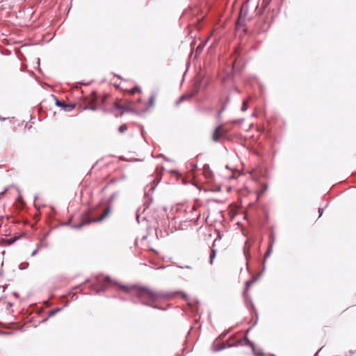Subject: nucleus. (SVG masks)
<instances>
[{
	"mask_svg": "<svg viewBox=\"0 0 356 356\" xmlns=\"http://www.w3.org/2000/svg\"><path fill=\"white\" fill-rule=\"evenodd\" d=\"M207 43V41L201 42L196 47L195 49V58H197L200 53L202 51L203 49L204 48V46Z\"/></svg>",
	"mask_w": 356,
	"mask_h": 356,
	"instance_id": "nucleus-10",
	"label": "nucleus"
},
{
	"mask_svg": "<svg viewBox=\"0 0 356 356\" xmlns=\"http://www.w3.org/2000/svg\"><path fill=\"white\" fill-rule=\"evenodd\" d=\"M232 90H233L234 91L236 92L237 93H240V92H241V91H240V90L236 88V87H234V88H232Z\"/></svg>",
	"mask_w": 356,
	"mask_h": 356,
	"instance_id": "nucleus-41",
	"label": "nucleus"
},
{
	"mask_svg": "<svg viewBox=\"0 0 356 356\" xmlns=\"http://www.w3.org/2000/svg\"><path fill=\"white\" fill-rule=\"evenodd\" d=\"M216 256V250L215 249H213H213L211 250V253L210 257H209V263H210L211 264H213V260H214V259H215Z\"/></svg>",
	"mask_w": 356,
	"mask_h": 356,
	"instance_id": "nucleus-20",
	"label": "nucleus"
},
{
	"mask_svg": "<svg viewBox=\"0 0 356 356\" xmlns=\"http://www.w3.org/2000/svg\"><path fill=\"white\" fill-rule=\"evenodd\" d=\"M263 272L261 271V273L259 274V276H260L261 275ZM259 277H254L253 278L252 280H250V281H248L245 282V289L243 291V293L245 294V293L248 292L249 288L250 287V286L254 283L256 281L258 280Z\"/></svg>",
	"mask_w": 356,
	"mask_h": 356,
	"instance_id": "nucleus-11",
	"label": "nucleus"
},
{
	"mask_svg": "<svg viewBox=\"0 0 356 356\" xmlns=\"http://www.w3.org/2000/svg\"><path fill=\"white\" fill-rule=\"evenodd\" d=\"M268 355H269V356H276V355H274V354H269Z\"/></svg>",
	"mask_w": 356,
	"mask_h": 356,
	"instance_id": "nucleus-48",
	"label": "nucleus"
},
{
	"mask_svg": "<svg viewBox=\"0 0 356 356\" xmlns=\"http://www.w3.org/2000/svg\"><path fill=\"white\" fill-rule=\"evenodd\" d=\"M226 168H227V169H230V168H229V165H226Z\"/></svg>",
	"mask_w": 356,
	"mask_h": 356,
	"instance_id": "nucleus-49",
	"label": "nucleus"
},
{
	"mask_svg": "<svg viewBox=\"0 0 356 356\" xmlns=\"http://www.w3.org/2000/svg\"><path fill=\"white\" fill-rule=\"evenodd\" d=\"M244 255L246 258V259H249V258H250V252L249 250H246L245 249H244Z\"/></svg>",
	"mask_w": 356,
	"mask_h": 356,
	"instance_id": "nucleus-28",
	"label": "nucleus"
},
{
	"mask_svg": "<svg viewBox=\"0 0 356 356\" xmlns=\"http://www.w3.org/2000/svg\"><path fill=\"white\" fill-rule=\"evenodd\" d=\"M37 252H38V249L34 250L32 252V253H31V256H32V257L35 256V255L37 254Z\"/></svg>",
	"mask_w": 356,
	"mask_h": 356,
	"instance_id": "nucleus-40",
	"label": "nucleus"
},
{
	"mask_svg": "<svg viewBox=\"0 0 356 356\" xmlns=\"http://www.w3.org/2000/svg\"><path fill=\"white\" fill-rule=\"evenodd\" d=\"M179 298H181L183 300L186 302L187 307L183 306L181 307L179 306V309H181L184 312H190L193 315H196L199 312V300L195 298H192L188 296L185 292L179 291Z\"/></svg>",
	"mask_w": 356,
	"mask_h": 356,
	"instance_id": "nucleus-2",
	"label": "nucleus"
},
{
	"mask_svg": "<svg viewBox=\"0 0 356 356\" xmlns=\"http://www.w3.org/2000/svg\"><path fill=\"white\" fill-rule=\"evenodd\" d=\"M222 345H223V346L225 347V349H226V348H232V347L237 346H238V342H236V343H226L225 344H222Z\"/></svg>",
	"mask_w": 356,
	"mask_h": 356,
	"instance_id": "nucleus-23",
	"label": "nucleus"
},
{
	"mask_svg": "<svg viewBox=\"0 0 356 356\" xmlns=\"http://www.w3.org/2000/svg\"><path fill=\"white\" fill-rule=\"evenodd\" d=\"M189 268V269H191V266H179V268Z\"/></svg>",
	"mask_w": 356,
	"mask_h": 356,
	"instance_id": "nucleus-43",
	"label": "nucleus"
},
{
	"mask_svg": "<svg viewBox=\"0 0 356 356\" xmlns=\"http://www.w3.org/2000/svg\"><path fill=\"white\" fill-rule=\"evenodd\" d=\"M229 331H230V329H229V330H228L227 331L223 332L222 333H221V334H220L219 338H220V339H224V338L227 336V334L229 333Z\"/></svg>",
	"mask_w": 356,
	"mask_h": 356,
	"instance_id": "nucleus-26",
	"label": "nucleus"
},
{
	"mask_svg": "<svg viewBox=\"0 0 356 356\" xmlns=\"http://www.w3.org/2000/svg\"><path fill=\"white\" fill-rule=\"evenodd\" d=\"M350 353H351L352 355H353V354L355 353V352H354V351H350Z\"/></svg>",
	"mask_w": 356,
	"mask_h": 356,
	"instance_id": "nucleus-50",
	"label": "nucleus"
},
{
	"mask_svg": "<svg viewBox=\"0 0 356 356\" xmlns=\"http://www.w3.org/2000/svg\"><path fill=\"white\" fill-rule=\"evenodd\" d=\"M55 104L59 107H61L65 112H70L75 107V104H67L64 102L59 101L57 99H56Z\"/></svg>",
	"mask_w": 356,
	"mask_h": 356,
	"instance_id": "nucleus-6",
	"label": "nucleus"
},
{
	"mask_svg": "<svg viewBox=\"0 0 356 356\" xmlns=\"http://www.w3.org/2000/svg\"><path fill=\"white\" fill-rule=\"evenodd\" d=\"M273 252V247L268 246V250L264 254V260L263 262V267H262V272L265 270L266 266H265V261L266 259L270 256Z\"/></svg>",
	"mask_w": 356,
	"mask_h": 356,
	"instance_id": "nucleus-13",
	"label": "nucleus"
},
{
	"mask_svg": "<svg viewBox=\"0 0 356 356\" xmlns=\"http://www.w3.org/2000/svg\"><path fill=\"white\" fill-rule=\"evenodd\" d=\"M268 189V184H265L263 185L261 193H264Z\"/></svg>",
	"mask_w": 356,
	"mask_h": 356,
	"instance_id": "nucleus-35",
	"label": "nucleus"
},
{
	"mask_svg": "<svg viewBox=\"0 0 356 356\" xmlns=\"http://www.w3.org/2000/svg\"><path fill=\"white\" fill-rule=\"evenodd\" d=\"M117 193H113L109 197L108 202H111L117 196Z\"/></svg>",
	"mask_w": 356,
	"mask_h": 356,
	"instance_id": "nucleus-30",
	"label": "nucleus"
},
{
	"mask_svg": "<svg viewBox=\"0 0 356 356\" xmlns=\"http://www.w3.org/2000/svg\"><path fill=\"white\" fill-rule=\"evenodd\" d=\"M13 295H14L15 296H18V294H17V292H13Z\"/></svg>",
	"mask_w": 356,
	"mask_h": 356,
	"instance_id": "nucleus-46",
	"label": "nucleus"
},
{
	"mask_svg": "<svg viewBox=\"0 0 356 356\" xmlns=\"http://www.w3.org/2000/svg\"><path fill=\"white\" fill-rule=\"evenodd\" d=\"M250 100H251V97H248V99L243 100V104H242V106H241V111L244 112V111H247V109L249 107V102H250Z\"/></svg>",
	"mask_w": 356,
	"mask_h": 356,
	"instance_id": "nucleus-15",
	"label": "nucleus"
},
{
	"mask_svg": "<svg viewBox=\"0 0 356 356\" xmlns=\"http://www.w3.org/2000/svg\"><path fill=\"white\" fill-rule=\"evenodd\" d=\"M111 207H108L104 209V213L99 217L89 218L88 216H84L81 220V222H80L79 224H74L72 225V227L74 229H81L83 226H84L86 225H88L91 222H100V221L103 220L111 213Z\"/></svg>",
	"mask_w": 356,
	"mask_h": 356,
	"instance_id": "nucleus-3",
	"label": "nucleus"
},
{
	"mask_svg": "<svg viewBox=\"0 0 356 356\" xmlns=\"http://www.w3.org/2000/svg\"><path fill=\"white\" fill-rule=\"evenodd\" d=\"M130 293L132 296L137 297L143 305L151 306L154 308H158L160 309H161V307H158L152 304L166 296L165 294L161 292H156L146 287L135 286L132 287V290Z\"/></svg>",
	"mask_w": 356,
	"mask_h": 356,
	"instance_id": "nucleus-1",
	"label": "nucleus"
},
{
	"mask_svg": "<svg viewBox=\"0 0 356 356\" xmlns=\"http://www.w3.org/2000/svg\"><path fill=\"white\" fill-rule=\"evenodd\" d=\"M169 229H170L171 233H174L177 230V228L176 227L175 218H172L171 221L169 222Z\"/></svg>",
	"mask_w": 356,
	"mask_h": 356,
	"instance_id": "nucleus-14",
	"label": "nucleus"
},
{
	"mask_svg": "<svg viewBox=\"0 0 356 356\" xmlns=\"http://www.w3.org/2000/svg\"><path fill=\"white\" fill-rule=\"evenodd\" d=\"M136 220L138 221V223L140 222V215L138 214V211H137L136 213Z\"/></svg>",
	"mask_w": 356,
	"mask_h": 356,
	"instance_id": "nucleus-39",
	"label": "nucleus"
},
{
	"mask_svg": "<svg viewBox=\"0 0 356 356\" xmlns=\"http://www.w3.org/2000/svg\"><path fill=\"white\" fill-rule=\"evenodd\" d=\"M170 172H173L176 175V179L178 180V171L176 170H169Z\"/></svg>",
	"mask_w": 356,
	"mask_h": 356,
	"instance_id": "nucleus-36",
	"label": "nucleus"
},
{
	"mask_svg": "<svg viewBox=\"0 0 356 356\" xmlns=\"http://www.w3.org/2000/svg\"><path fill=\"white\" fill-rule=\"evenodd\" d=\"M221 128V126H218L216 128L215 131L213 134V140L216 142L218 141L220 138L225 136L226 133H220L219 132V129Z\"/></svg>",
	"mask_w": 356,
	"mask_h": 356,
	"instance_id": "nucleus-8",
	"label": "nucleus"
},
{
	"mask_svg": "<svg viewBox=\"0 0 356 356\" xmlns=\"http://www.w3.org/2000/svg\"><path fill=\"white\" fill-rule=\"evenodd\" d=\"M211 348H212V351H213V352H219L220 350L225 349V347L223 346V345L216 346V342L214 341L212 344Z\"/></svg>",
	"mask_w": 356,
	"mask_h": 356,
	"instance_id": "nucleus-17",
	"label": "nucleus"
},
{
	"mask_svg": "<svg viewBox=\"0 0 356 356\" xmlns=\"http://www.w3.org/2000/svg\"><path fill=\"white\" fill-rule=\"evenodd\" d=\"M156 95H152L149 99V106L153 107L154 106V101H155Z\"/></svg>",
	"mask_w": 356,
	"mask_h": 356,
	"instance_id": "nucleus-22",
	"label": "nucleus"
},
{
	"mask_svg": "<svg viewBox=\"0 0 356 356\" xmlns=\"http://www.w3.org/2000/svg\"><path fill=\"white\" fill-rule=\"evenodd\" d=\"M211 201H213L214 202H216V203H221L222 202L221 200H217V199L211 200Z\"/></svg>",
	"mask_w": 356,
	"mask_h": 356,
	"instance_id": "nucleus-42",
	"label": "nucleus"
},
{
	"mask_svg": "<svg viewBox=\"0 0 356 356\" xmlns=\"http://www.w3.org/2000/svg\"><path fill=\"white\" fill-rule=\"evenodd\" d=\"M238 346H252V348H253V346H254L253 342L250 341L247 336H245L243 339H240L238 340Z\"/></svg>",
	"mask_w": 356,
	"mask_h": 356,
	"instance_id": "nucleus-7",
	"label": "nucleus"
},
{
	"mask_svg": "<svg viewBox=\"0 0 356 356\" xmlns=\"http://www.w3.org/2000/svg\"><path fill=\"white\" fill-rule=\"evenodd\" d=\"M252 352H253L254 356H266V355L265 353H264L261 350H259L257 351L254 346H253Z\"/></svg>",
	"mask_w": 356,
	"mask_h": 356,
	"instance_id": "nucleus-18",
	"label": "nucleus"
},
{
	"mask_svg": "<svg viewBox=\"0 0 356 356\" xmlns=\"http://www.w3.org/2000/svg\"><path fill=\"white\" fill-rule=\"evenodd\" d=\"M22 265H23V264H22L19 266V269H25V268H22Z\"/></svg>",
	"mask_w": 356,
	"mask_h": 356,
	"instance_id": "nucleus-47",
	"label": "nucleus"
},
{
	"mask_svg": "<svg viewBox=\"0 0 356 356\" xmlns=\"http://www.w3.org/2000/svg\"><path fill=\"white\" fill-rule=\"evenodd\" d=\"M229 102H230V98H229V96H227V97H226V99H225V103H224L223 106H222L221 109H220V110L218 111V115H217L218 118H220V117L221 113H222L225 111V109L226 104H229Z\"/></svg>",
	"mask_w": 356,
	"mask_h": 356,
	"instance_id": "nucleus-16",
	"label": "nucleus"
},
{
	"mask_svg": "<svg viewBox=\"0 0 356 356\" xmlns=\"http://www.w3.org/2000/svg\"><path fill=\"white\" fill-rule=\"evenodd\" d=\"M93 95H93V97H92V99H91V100H90V102H95V101H96V99H97V96H96L95 92H94V93H93Z\"/></svg>",
	"mask_w": 356,
	"mask_h": 356,
	"instance_id": "nucleus-37",
	"label": "nucleus"
},
{
	"mask_svg": "<svg viewBox=\"0 0 356 356\" xmlns=\"http://www.w3.org/2000/svg\"><path fill=\"white\" fill-rule=\"evenodd\" d=\"M114 108L116 110L122 111L119 114H116V117L122 115L125 112L134 113V110L133 108H129L127 105L120 104L118 102L114 103Z\"/></svg>",
	"mask_w": 356,
	"mask_h": 356,
	"instance_id": "nucleus-5",
	"label": "nucleus"
},
{
	"mask_svg": "<svg viewBox=\"0 0 356 356\" xmlns=\"http://www.w3.org/2000/svg\"><path fill=\"white\" fill-rule=\"evenodd\" d=\"M6 191L1 193V195L5 193Z\"/></svg>",
	"mask_w": 356,
	"mask_h": 356,
	"instance_id": "nucleus-52",
	"label": "nucleus"
},
{
	"mask_svg": "<svg viewBox=\"0 0 356 356\" xmlns=\"http://www.w3.org/2000/svg\"><path fill=\"white\" fill-rule=\"evenodd\" d=\"M245 303L246 306L250 312L251 314H254L256 316V320L254 321L252 326H251L249 329H248L246 333L248 334L250 330L255 326L257 324L258 319H259V314L257 313V311L254 305V303L250 298H245Z\"/></svg>",
	"mask_w": 356,
	"mask_h": 356,
	"instance_id": "nucleus-4",
	"label": "nucleus"
},
{
	"mask_svg": "<svg viewBox=\"0 0 356 356\" xmlns=\"http://www.w3.org/2000/svg\"><path fill=\"white\" fill-rule=\"evenodd\" d=\"M195 94H196V92H191L179 96V104L184 100L192 98L193 96H195Z\"/></svg>",
	"mask_w": 356,
	"mask_h": 356,
	"instance_id": "nucleus-12",
	"label": "nucleus"
},
{
	"mask_svg": "<svg viewBox=\"0 0 356 356\" xmlns=\"http://www.w3.org/2000/svg\"><path fill=\"white\" fill-rule=\"evenodd\" d=\"M269 238H270V241H269L268 246L273 247V245L275 241V236L274 234L271 233L270 234Z\"/></svg>",
	"mask_w": 356,
	"mask_h": 356,
	"instance_id": "nucleus-21",
	"label": "nucleus"
},
{
	"mask_svg": "<svg viewBox=\"0 0 356 356\" xmlns=\"http://www.w3.org/2000/svg\"><path fill=\"white\" fill-rule=\"evenodd\" d=\"M323 211H324V209H322V208H318V213H319V216H318V217H321V216L323 215Z\"/></svg>",
	"mask_w": 356,
	"mask_h": 356,
	"instance_id": "nucleus-38",
	"label": "nucleus"
},
{
	"mask_svg": "<svg viewBox=\"0 0 356 356\" xmlns=\"http://www.w3.org/2000/svg\"><path fill=\"white\" fill-rule=\"evenodd\" d=\"M61 310H62V308H56L55 309L50 310L48 312V316H49V317L54 316L55 314H56L57 313H58Z\"/></svg>",
	"mask_w": 356,
	"mask_h": 356,
	"instance_id": "nucleus-19",
	"label": "nucleus"
},
{
	"mask_svg": "<svg viewBox=\"0 0 356 356\" xmlns=\"http://www.w3.org/2000/svg\"><path fill=\"white\" fill-rule=\"evenodd\" d=\"M106 280H110V277L108 276V277H106Z\"/></svg>",
	"mask_w": 356,
	"mask_h": 356,
	"instance_id": "nucleus-51",
	"label": "nucleus"
},
{
	"mask_svg": "<svg viewBox=\"0 0 356 356\" xmlns=\"http://www.w3.org/2000/svg\"><path fill=\"white\" fill-rule=\"evenodd\" d=\"M244 121V119L243 118H241V119H238V120H235L233 121V123L234 124H240L241 122H243Z\"/></svg>",
	"mask_w": 356,
	"mask_h": 356,
	"instance_id": "nucleus-32",
	"label": "nucleus"
},
{
	"mask_svg": "<svg viewBox=\"0 0 356 356\" xmlns=\"http://www.w3.org/2000/svg\"><path fill=\"white\" fill-rule=\"evenodd\" d=\"M85 110H91V111H96L97 109V107L96 106H86L84 108Z\"/></svg>",
	"mask_w": 356,
	"mask_h": 356,
	"instance_id": "nucleus-27",
	"label": "nucleus"
},
{
	"mask_svg": "<svg viewBox=\"0 0 356 356\" xmlns=\"http://www.w3.org/2000/svg\"><path fill=\"white\" fill-rule=\"evenodd\" d=\"M118 130L120 133H124L127 130V126L126 124H122L120 126Z\"/></svg>",
	"mask_w": 356,
	"mask_h": 356,
	"instance_id": "nucleus-24",
	"label": "nucleus"
},
{
	"mask_svg": "<svg viewBox=\"0 0 356 356\" xmlns=\"http://www.w3.org/2000/svg\"><path fill=\"white\" fill-rule=\"evenodd\" d=\"M222 237V234L218 232L217 238L214 240L213 243H216L217 241H220Z\"/></svg>",
	"mask_w": 356,
	"mask_h": 356,
	"instance_id": "nucleus-33",
	"label": "nucleus"
},
{
	"mask_svg": "<svg viewBox=\"0 0 356 356\" xmlns=\"http://www.w3.org/2000/svg\"><path fill=\"white\" fill-rule=\"evenodd\" d=\"M179 179H180V178H181V173H179Z\"/></svg>",
	"mask_w": 356,
	"mask_h": 356,
	"instance_id": "nucleus-53",
	"label": "nucleus"
},
{
	"mask_svg": "<svg viewBox=\"0 0 356 356\" xmlns=\"http://www.w3.org/2000/svg\"><path fill=\"white\" fill-rule=\"evenodd\" d=\"M6 120V118H2V117L0 116V120L1 121H4Z\"/></svg>",
	"mask_w": 356,
	"mask_h": 356,
	"instance_id": "nucleus-45",
	"label": "nucleus"
},
{
	"mask_svg": "<svg viewBox=\"0 0 356 356\" xmlns=\"http://www.w3.org/2000/svg\"><path fill=\"white\" fill-rule=\"evenodd\" d=\"M321 350H322V348H320V349H319V350L316 353V354H315V355H314V356H318V353H319Z\"/></svg>",
	"mask_w": 356,
	"mask_h": 356,
	"instance_id": "nucleus-44",
	"label": "nucleus"
},
{
	"mask_svg": "<svg viewBox=\"0 0 356 356\" xmlns=\"http://www.w3.org/2000/svg\"><path fill=\"white\" fill-rule=\"evenodd\" d=\"M220 191H221L220 186H218L216 188H210V189L205 190V191H211V192H220Z\"/></svg>",
	"mask_w": 356,
	"mask_h": 356,
	"instance_id": "nucleus-25",
	"label": "nucleus"
},
{
	"mask_svg": "<svg viewBox=\"0 0 356 356\" xmlns=\"http://www.w3.org/2000/svg\"><path fill=\"white\" fill-rule=\"evenodd\" d=\"M140 92V88H139V87H138V86L134 87V88H132V89H131V92L132 94H134V93H136V92Z\"/></svg>",
	"mask_w": 356,
	"mask_h": 356,
	"instance_id": "nucleus-29",
	"label": "nucleus"
},
{
	"mask_svg": "<svg viewBox=\"0 0 356 356\" xmlns=\"http://www.w3.org/2000/svg\"><path fill=\"white\" fill-rule=\"evenodd\" d=\"M119 286L122 289H123L126 292L129 293V288L125 285H119Z\"/></svg>",
	"mask_w": 356,
	"mask_h": 356,
	"instance_id": "nucleus-31",
	"label": "nucleus"
},
{
	"mask_svg": "<svg viewBox=\"0 0 356 356\" xmlns=\"http://www.w3.org/2000/svg\"><path fill=\"white\" fill-rule=\"evenodd\" d=\"M243 10H241V14L236 22V27L238 29L240 26H243L245 24V18L248 14V11H245L244 16L242 15Z\"/></svg>",
	"mask_w": 356,
	"mask_h": 356,
	"instance_id": "nucleus-9",
	"label": "nucleus"
},
{
	"mask_svg": "<svg viewBox=\"0 0 356 356\" xmlns=\"http://www.w3.org/2000/svg\"><path fill=\"white\" fill-rule=\"evenodd\" d=\"M261 173H262L261 176L266 177L267 176L268 173V168H264V172H261Z\"/></svg>",
	"mask_w": 356,
	"mask_h": 356,
	"instance_id": "nucleus-34",
	"label": "nucleus"
}]
</instances>
